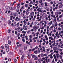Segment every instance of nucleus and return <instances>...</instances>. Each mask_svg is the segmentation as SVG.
<instances>
[{"label": "nucleus", "instance_id": "30", "mask_svg": "<svg viewBox=\"0 0 63 63\" xmlns=\"http://www.w3.org/2000/svg\"><path fill=\"white\" fill-rule=\"evenodd\" d=\"M44 4H45V7H47V2H45Z\"/></svg>", "mask_w": 63, "mask_h": 63}, {"label": "nucleus", "instance_id": "61", "mask_svg": "<svg viewBox=\"0 0 63 63\" xmlns=\"http://www.w3.org/2000/svg\"><path fill=\"white\" fill-rule=\"evenodd\" d=\"M52 52H53V50H51L50 51V52L51 53Z\"/></svg>", "mask_w": 63, "mask_h": 63}, {"label": "nucleus", "instance_id": "19", "mask_svg": "<svg viewBox=\"0 0 63 63\" xmlns=\"http://www.w3.org/2000/svg\"><path fill=\"white\" fill-rule=\"evenodd\" d=\"M26 27H27V26H25V27H24V30H26L27 29V28Z\"/></svg>", "mask_w": 63, "mask_h": 63}, {"label": "nucleus", "instance_id": "2", "mask_svg": "<svg viewBox=\"0 0 63 63\" xmlns=\"http://www.w3.org/2000/svg\"><path fill=\"white\" fill-rule=\"evenodd\" d=\"M19 53L20 55H22V53H23V52L22 50H19Z\"/></svg>", "mask_w": 63, "mask_h": 63}, {"label": "nucleus", "instance_id": "36", "mask_svg": "<svg viewBox=\"0 0 63 63\" xmlns=\"http://www.w3.org/2000/svg\"><path fill=\"white\" fill-rule=\"evenodd\" d=\"M56 24H55V25L54 26H56V27L57 26V22H56Z\"/></svg>", "mask_w": 63, "mask_h": 63}, {"label": "nucleus", "instance_id": "39", "mask_svg": "<svg viewBox=\"0 0 63 63\" xmlns=\"http://www.w3.org/2000/svg\"><path fill=\"white\" fill-rule=\"evenodd\" d=\"M48 25L50 26V25H51V23H48Z\"/></svg>", "mask_w": 63, "mask_h": 63}, {"label": "nucleus", "instance_id": "55", "mask_svg": "<svg viewBox=\"0 0 63 63\" xmlns=\"http://www.w3.org/2000/svg\"><path fill=\"white\" fill-rule=\"evenodd\" d=\"M63 53L62 52H61L60 53V55H63Z\"/></svg>", "mask_w": 63, "mask_h": 63}, {"label": "nucleus", "instance_id": "16", "mask_svg": "<svg viewBox=\"0 0 63 63\" xmlns=\"http://www.w3.org/2000/svg\"><path fill=\"white\" fill-rule=\"evenodd\" d=\"M21 15H22V16H24V13H21Z\"/></svg>", "mask_w": 63, "mask_h": 63}, {"label": "nucleus", "instance_id": "9", "mask_svg": "<svg viewBox=\"0 0 63 63\" xmlns=\"http://www.w3.org/2000/svg\"><path fill=\"white\" fill-rule=\"evenodd\" d=\"M38 61L39 62H40V61H42H42H43V60H42L41 59H39Z\"/></svg>", "mask_w": 63, "mask_h": 63}, {"label": "nucleus", "instance_id": "41", "mask_svg": "<svg viewBox=\"0 0 63 63\" xmlns=\"http://www.w3.org/2000/svg\"><path fill=\"white\" fill-rule=\"evenodd\" d=\"M56 45H55V46L56 47H57L58 45L59 44H58V43H56Z\"/></svg>", "mask_w": 63, "mask_h": 63}, {"label": "nucleus", "instance_id": "23", "mask_svg": "<svg viewBox=\"0 0 63 63\" xmlns=\"http://www.w3.org/2000/svg\"><path fill=\"white\" fill-rule=\"evenodd\" d=\"M59 14V13L58 12H55V15H58Z\"/></svg>", "mask_w": 63, "mask_h": 63}, {"label": "nucleus", "instance_id": "51", "mask_svg": "<svg viewBox=\"0 0 63 63\" xmlns=\"http://www.w3.org/2000/svg\"><path fill=\"white\" fill-rule=\"evenodd\" d=\"M42 2H43V1L42 0H41L39 1V3H42Z\"/></svg>", "mask_w": 63, "mask_h": 63}, {"label": "nucleus", "instance_id": "4", "mask_svg": "<svg viewBox=\"0 0 63 63\" xmlns=\"http://www.w3.org/2000/svg\"><path fill=\"white\" fill-rule=\"evenodd\" d=\"M56 55L57 56V58H59V54L58 53L56 54Z\"/></svg>", "mask_w": 63, "mask_h": 63}, {"label": "nucleus", "instance_id": "58", "mask_svg": "<svg viewBox=\"0 0 63 63\" xmlns=\"http://www.w3.org/2000/svg\"><path fill=\"white\" fill-rule=\"evenodd\" d=\"M35 20V18H33V19H32V21H34Z\"/></svg>", "mask_w": 63, "mask_h": 63}, {"label": "nucleus", "instance_id": "5", "mask_svg": "<svg viewBox=\"0 0 63 63\" xmlns=\"http://www.w3.org/2000/svg\"><path fill=\"white\" fill-rule=\"evenodd\" d=\"M22 46V44H19V45H17V48H18V47H21Z\"/></svg>", "mask_w": 63, "mask_h": 63}, {"label": "nucleus", "instance_id": "59", "mask_svg": "<svg viewBox=\"0 0 63 63\" xmlns=\"http://www.w3.org/2000/svg\"><path fill=\"white\" fill-rule=\"evenodd\" d=\"M1 19L2 20H3V16H1Z\"/></svg>", "mask_w": 63, "mask_h": 63}, {"label": "nucleus", "instance_id": "49", "mask_svg": "<svg viewBox=\"0 0 63 63\" xmlns=\"http://www.w3.org/2000/svg\"><path fill=\"white\" fill-rule=\"evenodd\" d=\"M59 52V51H58L57 50V51H56V53H58Z\"/></svg>", "mask_w": 63, "mask_h": 63}, {"label": "nucleus", "instance_id": "40", "mask_svg": "<svg viewBox=\"0 0 63 63\" xmlns=\"http://www.w3.org/2000/svg\"><path fill=\"white\" fill-rule=\"evenodd\" d=\"M24 8V6H23L21 8V9H23Z\"/></svg>", "mask_w": 63, "mask_h": 63}, {"label": "nucleus", "instance_id": "56", "mask_svg": "<svg viewBox=\"0 0 63 63\" xmlns=\"http://www.w3.org/2000/svg\"><path fill=\"white\" fill-rule=\"evenodd\" d=\"M27 47H25L24 48V49H25H25H27Z\"/></svg>", "mask_w": 63, "mask_h": 63}, {"label": "nucleus", "instance_id": "22", "mask_svg": "<svg viewBox=\"0 0 63 63\" xmlns=\"http://www.w3.org/2000/svg\"><path fill=\"white\" fill-rule=\"evenodd\" d=\"M26 44H27L28 45H29L30 44V42H28V41H27L26 42Z\"/></svg>", "mask_w": 63, "mask_h": 63}, {"label": "nucleus", "instance_id": "1", "mask_svg": "<svg viewBox=\"0 0 63 63\" xmlns=\"http://www.w3.org/2000/svg\"><path fill=\"white\" fill-rule=\"evenodd\" d=\"M33 28L35 30H37L38 29V26H34L33 27Z\"/></svg>", "mask_w": 63, "mask_h": 63}, {"label": "nucleus", "instance_id": "38", "mask_svg": "<svg viewBox=\"0 0 63 63\" xmlns=\"http://www.w3.org/2000/svg\"><path fill=\"white\" fill-rule=\"evenodd\" d=\"M29 14V13H28V12H26V15H28Z\"/></svg>", "mask_w": 63, "mask_h": 63}, {"label": "nucleus", "instance_id": "60", "mask_svg": "<svg viewBox=\"0 0 63 63\" xmlns=\"http://www.w3.org/2000/svg\"><path fill=\"white\" fill-rule=\"evenodd\" d=\"M45 62H46V61H45V60H44L43 61V62L42 63H45Z\"/></svg>", "mask_w": 63, "mask_h": 63}, {"label": "nucleus", "instance_id": "53", "mask_svg": "<svg viewBox=\"0 0 63 63\" xmlns=\"http://www.w3.org/2000/svg\"><path fill=\"white\" fill-rule=\"evenodd\" d=\"M22 33H25V34L26 33V32H25L24 31H23L22 32Z\"/></svg>", "mask_w": 63, "mask_h": 63}, {"label": "nucleus", "instance_id": "52", "mask_svg": "<svg viewBox=\"0 0 63 63\" xmlns=\"http://www.w3.org/2000/svg\"><path fill=\"white\" fill-rule=\"evenodd\" d=\"M3 20H4V21H5L6 20L5 19V18H3V19H2Z\"/></svg>", "mask_w": 63, "mask_h": 63}, {"label": "nucleus", "instance_id": "11", "mask_svg": "<svg viewBox=\"0 0 63 63\" xmlns=\"http://www.w3.org/2000/svg\"><path fill=\"white\" fill-rule=\"evenodd\" d=\"M15 9V8L14 7H10V10H14Z\"/></svg>", "mask_w": 63, "mask_h": 63}, {"label": "nucleus", "instance_id": "24", "mask_svg": "<svg viewBox=\"0 0 63 63\" xmlns=\"http://www.w3.org/2000/svg\"><path fill=\"white\" fill-rule=\"evenodd\" d=\"M53 22H54L55 23V22H56V19H54V20H53Z\"/></svg>", "mask_w": 63, "mask_h": 63}, {"label": "nucleus", "instance_id": "48", "mask_svg": "<svg viewBox=\"0 0 63 63\" xmlns=\"http://www.w3.org/2000/svg\"><path fill=\"white\" fill-rule=\"evenodd\" d=\"M53 27H54L53 26H52L50 27V29H51V28H53Z\"/></svg>", "mask_w": 63, "mask_h": 63}, {"label": "nucleus", "instance_id": "57", "mask_svg": "<svg viewBox=\"0 0 63 63\" xmlns=\"http://www.w3.org/2000/svg\"><path fill=\"white\" fill-rule=\"evenodd\" d=\"M55 42H54L53 44L52 45V46H55Z\"/></svg>", "mask_w": 63, "mask_h": 63}, {"label": "nucleus", "instance_id": "10", "mask_svg": "<svg viewBox=\"0 0 63 63\" xmlns=\"http://www.w3.org/2000/svg\"><path fill=\"white\" fill-rule=\"evenodd\" d=\"M24 55L23 54L21 58V60L23 59V58H24Z\"/></svg>", "mask_w": 63, "mask_h": 63}, {"label": "nucleus", "instance_id": "42", "mask_svg": "<svg viewBox=\"0 0 63 63\" xmlns=\"http://www.w3.org/2000/svg\"><path fill=\"white\" fill-rule=\"evenodd\" d=\"M41 6H43L44 5V3L43 2H41Z\"/></svg>", "mask_w": 63, "mask_h": 63}, {"label": "nucleus", "instance_id": "45", "mask_svg": "<svg viewBox=\"0 0 63 63\" xmlns=\"http://www.w3.org/2000/svg\"><path fill=\"white\" fill-rule=\"evenodd\" d=\"M42 60H43H43H45V58H42Z\"/></svg>", "mask_w": 63, "mask_h": 63}, {"label": "nucleus", "instance_id": "21", "mask_svg": "<svg viewBox=\"0 0 63 63\" xmlns=\"http://www.w3.org/2000/svg\"><path fill=\"white\" fill-rule=\"evenodd\" d=\"M25 7L27 8L28 7V4H26L25 5Z\"/></svg>", "mask_w": 63, "mask_h": 63}, {"label": "nucleus", "instance_id": "63", "mask_svg": "<svg viewBox=\"0 0 63 63\" xmlns=\"http://www.w3.org/2000/svg\"><path fill=\"white\" fill-rule=\"evenodd\" d=\"M58 30H61V28H58Z\"/></svg>", "mask_w": 63, "mask_h": 63}, {"label": "nucleus", "instance_id": "27", "mask_svg": "<svg viewBox=\"0 0 63 63\" xmlns=\"http://www.w3.org/2000/svg\"><path fill=\"white\" fill-rule=\"evenodd\" d=\"M8 43L9 44H10L11 43V41L10 40H9Z\"/></svg>", "mask_w": 63, "mask_h": 63}, {"label": "nucleus", "instance_id": "33", "mask_svg": "<svg viewBox=\"0 0 63 63\" xmlns=\"http://www.w3.org/2000/svg\"><path fill=\"white\" fill-rule=\"evenodd\" d=\"M41 20H42V19L41 18H40L39 19L37 20L38 21H41Z\"/></svg>", "mask_w": 63, "mask_h": 63}, {"label": "nucleus", "instance_id": "54", "mask_svg": "<svg viewBox=\"0 0 63 63\" xmlns=\"http://www.w3.org/2000/svg\"><path fill=\"white\" fill-rule=\"evenodd\" d=\"M44 55L45 56H47V54H44Z\"/></svg>", "mask_w": 63, "mask_h": 63}, {"label": "nucleus", "instance_id": "37", "mask_svg": "<svg viewBox=\"0 0 63 63\" xmlns=\"http://www.w3.org/2000/svg\"><path fill=\"white\" fill-rule=\"evenodd\" d=\"M62 16V15H60V16H59V18H61V17Z\"/></svg>", "mask_w": 63, "mask_h": 63}, {"label": "nucleus", "instance_id": "35", "mask_svg": "<svg viewBox=\"0 0 63 63\" xmlns=\"http://www.w3.org/2000/svg\"><path fill=\"white\" fill-rule=\"evenodd\" d=\"M7 9H10V7H9V6H7Z\"/></svg>", "mask_w": 63, "mask_h": 63}, {"label": "nucleus", "instance_id": "32", "mask_svg": "<svg viewBox=\"0 0 63 63\" xmlns=\"http://www.w3.org/2000/svg\"><path fill=\"white\" fill-rule=\"evenodd\" d=\"M59 50L60 52H62V49H59Z\"/></svg>", "mask_w": 63, "mask_h": 63}, {"label": "nucleus", "instance_id": "15", "mask_svg": "<svg viewBox=\"0 0 63 63\" xmlns=\"http://www.w3.org/2000/svg\"><path fill=\"white\" fill-rule=\"evenodd\" d=\"M53 53H51L50 55H48V56L49 57V56L50 57L51 56V55H52L53 54Z\"/></svg>", "mask_w": 63, "mask_h": 63}, {"label": "nucleus", "instance_id": "46", "mask_svg": "<svg viewBox=\"0 0 63 63\" xmlns=\"http://www.w3.org/2000/svg\"><path fill=\"white\" fill-rule=\"evenodd\" d=\"M11 15H13V14H14V13H13V12H11Z\"/></svg>", "mask_w": 63, "mask_h": 63}, {"label": "nucleus", "instance_id": "50", "mask_svg": "<svg viewBox=\"0 0 63 63\" xmlns=\"http://www.w3.org/2000/svg\"><path fill=\"white\" fill-rule=\"evenodd\" d=\"M50 50V49L49 48H48L47 49V51H49Z\"/></svg>", "mask_w": 63, "mask_h": 63}, {"label": "nucleus", "instance_id": "8", "mask_svg": "<svg viewBox=\"0 0 63 63\" xmlns=\"http://www.w3.org/2000/svg\"><path fill=\"white\" fill-rule=\"evenodd\" d=\"M19 23L18 22L17 24H16L15 25L17 27H18L19 26Z\"/></svg>", "mask_w": 63, "mask_h": 63}, {"label": "nucleus", "instance_id": "26", "mask_svg": "<svg viewBox=\"0 0 63 63\" xmlns=\"http://www.w3.org/2000/svg\"><path fill=\"white\" fill-rule=\"evenodd\" d=\"M32 58H35L36 57V56L35 55H33L32 56Z\"/></svg>", "mask_w": 63, "mask_h": 63}, {"label": "nucleus", "instance_id": "34", "mask_svg": "<svg viewBox=\"0 0 63 63\" xmlns=\"http://www.w3.org/2000/svg\"><path fill=\"white\" fill-rule=\"evenodd\" d=\"M15 33L16 35L17 34V32L16 31L15 32Z\"/></svg>", "mask_w": 63, "mask_h": 63}, {"label": "nucleus", "instance_id": "47", "mask_svg": "<svg viewBox=\"0 0 63 63\" xmlns=\"http://www.w3.org/2000/svg\"><path fill=\"white\" fill-rule=\"evenodd\" d=\"M29 37L30 38H32V36L31 35H30Z\"/></svg>", "mask_w": 63, "mask_h": 63}, {"label": "nucleus", "instance_id": "13", "mask_svg": "<svg viewBox=\"0 0 63 63\" xmlns=\"http://www.w3.org/2000/svg\"><path fill=\"white\" fill-rule=\"evenodd\" d=\"M59 57H60V59H62V55H59Z\"/></svg>", "mask_w": 63, "mask_h": 63}, {"label": "nucleus", "instance_id": "17", "mask_svg": "<svg viewBox=\"0 0 63 63\" xmlns=\"http://www.w3.org/2000/svg\"><path fill=\"white\" fill-rule=\"evenodd\" d=\"M53 49L54 50H56L57 49V47H54L53 48Z\"/></svg>", "mask_w": 63, "mask_h": 63}, {"label": "nucleus", "instance_id": "43", "mask_svg": "<svg viewBox=\"0 0 63 63\" xmlns=\"http://www.w3.org/2000/svg\"><path fill=\"white\" fill-rule=\"evenodd\" d=\"M53 17H54V18L55 19H56V17H55V15H54Z\"/></svg>", "mask_w": 63, "mask_h": 63}, {"label": "nucleus", "instance_id": "64", "mask_svg": "<svg viewBox=\"0 0 63 63\" xmlns=\"http://www.w3.org/2000/svg\"><path fill=\"white\" fill-rule=\"evenodd\" d=\"M20 35V33H18L17 34L18 37H19Z\"/></svg>", "mask_w": 63, "mask_h": 63}, {"label": "nucleus", "instance_id": "28", "mask_svg": "<svg viewBox=\"0 0 63 63\" xmlns=\"http://www.w3.org/2000/svg\"><path fill=\"white\" fill-rule=\"evenodd\" d=\"M34 60H38V57H36L34 59Z\"/></svg>", "mask_w": 63, "mask_h": 63}, {"label": "nucleus", "instance_id": "20", "mask_svg": "<svg viewBox=\"0 0 63 63\" xmlns=\"http://www.w3.org/2000/svg\"><path fill=\"white\" fill-rule=\"evenodd\" d=\"M15 16H18V14L17 13H15Z\"/></svg>", "mask_w": 63, "mask_h": 63}, {"label": "nucleus", "instance_id": "3", "mask_svg": "<svg viewBox=\"0 0 63 63\" xmlns=\"http://www.w3.org/2000/svg\"><path fill=\"white\" fill-rule=\"evenodd\" d=\"M5 46L6 48H9V45H8V44H5Z\"/></svg>", "mask_w": 63, "mask_h": 63}, {"label": "nucleus", "instance_id": "44", "mask_svg": "<svg viewBox=\"0 0 63 63\" xmlns=\"http://www.w3.org/2000/svg\"><path fill=\"white\" fill-rule=\"evenodd\" d=\"M26 11H27L26 12H28V13H29V12L28 11H29V9H27L26 10Z\"/></svg>", "mask_w": 63, "mask_h": 63}, {"label": "nucleus", "instance_id": "7", "mask_svg": "<svg viewBox=\"0 0 63 63\" xmlns=\"http://www.w3.org/2000/svg\"><path fill=\"white\" fill-rule=\"evenodd\" d=\"M8 24H9V25H10V24H11V21L8 20Z\"/></svg>", "mask_w": 63, "mask_h": 63}, {"label": "nucleus", "instance_id": "18", "mask_svg": "<svg viewBox=\"0 0 63 63\" xmlns=\"http://www.w3.org/2000/svg\"><path fill=\"white\" fill-rule=\"evenodd\" d=\"M41 57H44V54L43 53H41Z\"/></svg>", "mask_w": 63, "mask_h": 63}, {"label": "nucleus", "instance_id": "31", "mask_svg": "<svg viewBox=\"0 0 63 63\" xmlns=\"http://www.w3.org/2000/svg\"><path fill=\"white\" fill-rule=\"evenodd\" d=\"M50 58H51V59H52V58H53V57L52 56V55H51V56H50Z\"/></svg>", "mask_w": 63, "mask_h": 63}, {"label": "nucleus", "instance_id": "6", "mask_svg": "<svg viewBox=\"0 0 63 63\" xmlns=\"http://www.w3.org/2000/svg\"><path fill=\"white\" fill-rule=\"evenodd\" d=\"M63 7V4H60L59 5V8H62Z\"/></svg>", "mask_w": 63, "mask_h": 63}, {"label": "nucleus", "instance_id": "12", "mask_svg": "<svg viewBox=\"0 0 63 63\" xmlns=\"http://www.w3.org/2000/svg\"><path fill=\"white\" fill-rule=\"evenodd\" d=\"M34 52L35 54H37V53H38V51H37V50H36L35 51H34Z\"/></svg>", "mask_w": 63, "mask_h": 63}, {"label": "nucleus", "instance_id": "14", "mask_svg": "<svg viewBox=\"0 0 63 63\" xmlns=\"http://www.w3.org/2000/svg\"><path fill=\"white\" fill-rule=\"evenodd\" d=\"M9 50V48H7L6 49V51H7V52H8Z\"/></svg>", "mask_w": 63, "mask_h": 63}, {"label": "nucleus", "instance_id": "25", "mask_svg": "<svg viewBox=\"0 0 63 63\" xmlns=\"http://www.w3.org/2000/svg\"><path fill=\"white\" fill-rule=\"evenodd\" d=\"M10 31H11V30H8V33H10Z\"/></svg>", "mask_w": 63, "mask_h": 63}, {"label": "nucleus", "instance_id": "29", "mask_svg": "<svg viewBox=\"0 0 63 63\" xmlns=\"http://www.w3.org/2000/svg\"><path fill=\"white\" fill-rule=\"evenodd\" d=\"M0 48L1 49H4V46H2Z\"/></svg>", "mask_w": 63, "mask_h": 63}, {"label": "nucleus", "instance_id": "62", "mask_svg": "<svg viewBox=\"0 0 63 63\" xmlns=\"http://www.w3.org/2000/svg\"><path fill=\"white\" fill-rule=\"evenodd\" d=\"M23 13H25L26 12V11L25 10H24L23 11Z\"/></svg>", "mask_w": 63, "mask_h": 63}]
</instances>
